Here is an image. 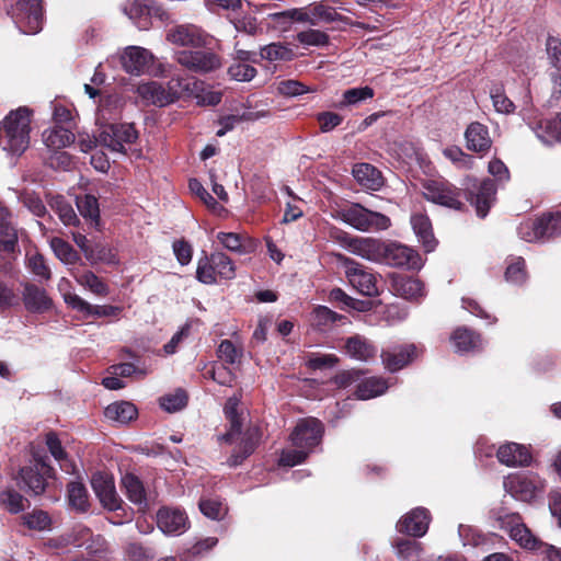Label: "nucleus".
Here are the masks:
<instances>
[{"instance_id": "2f4dec72", "label": "nucleus", "mask_w": 561, "mask_h": 561, "mask_svg": "<svg viewBox=\"0 0 561 561\" xmlns=\"http://www.w3.org/2000/svg\"><path fill=\"white\" fill-rule=\"evenodd\" d=\"M411 225L426 250L432 251L436 245V240L433 234L432 222L428 216L421 213L414 214L411 216Z\"/></svg>"}, {"instance_id": "3c124183", "label": "nucleus", "mask_w": 561, "mask_h": 561, "mask_svg": "<svg viewBox=\"0 0 561 561\" xmlns=\"http://www.w3.org/2000/svg\"><path fill=\"white\" fill-rule=\"evenodd\" d=\"M511 537L522 547L529 550L539 549L543 546L523 524L515 525L511 528Z\"/></svg>"}, {"instance_id": "0eeeda50", "label": "nucleus", "mask_w": 561, "mask_h": 561, "mask_svg": "<svg viewBox=\"0 0 561 561\" xmlns=\"http://www.w3.org/2000/svg\"><path fill=\"white\" fill-rule=\"evenodd\" d=\"M323 432V424L318 419H301L290 434V440L293 446L311 453L321 443Z\"/></svg>"}, {"instance_id": "bf43d9fd", "label": "nucleus", "mask_w": 561, "mask_h": 561, "mask_svg": "<svg viewBox=\"0 0 561 561\" xmlns=\"http://www.w3.org/2000/svg\"><path fill=\"white\" fill-rule=\"evenodd\" d=\"M227 73L232 80L249 82L257 75V70L249 64L232 62L229 66Z\"/></svg>"}, {"instance_id": "ea45409f", "label": "nucleus", "mask_w": 561, "mask_h": 561, "mask_svg": "<svg viewBox=\"0 0 561 561\" xmlns=\"http://www.w3.org/2000/svg\"><path fill=\"white\" fill-rule=\"evenodd\" d=\"M0 505L11 514H19L27 507L28 501L18 491L9 488L0 491Z\"/></svg>"}, {"instance_id": "7ed1b4c3", "label": "nucleus", "mask_w": 561, "mask_h": 561, "mask_svg": "<svg viewBox=\"0 0 561 561\" xmlns=\"http://www.w3.org/2000/svg\"><path fill=\"white\" fill-rule=\"evenodd\" d=\"M7 14L24 34H36L43 28L42 0H4Z\"/></svg>"}, {"instance_id": "c756f323", "label": "nucleus", "mask_w": 561, "mask_h": 561, "mask_svg": "<svg viewBox=\"0 0 561 561\" xmlns=\"http://www.w3.org/2000/svg\"><path fill=\"white\" fill-rule=\"evenodd\" d=\"M75 139V134L71 130L59 125L48 128L43 133L45 145L54 151L68 147Z\"/></svg>"}, {"instance_id": "dca6fc26", "label": "nucleus", "mask_w": 561, "mask_h": 561, "mask_svg": "<svg viewBox=\"0 0 561 561\" xmlns=\"http://www.w3.org/2000/svg\"><path fill=\"white\" fill-rule=\"evenodd\" d=\"M121 61L126 72L140 76L150 68L153 62V56L146 48L130 46L125 49Z\"/></svg>"}, {"instance_id": "39448f33", "label": "nucleus", "mask_w": 561, "mask_h": 561, "mask_svg": "<svg viewBox=\"0 0 561 561\" xmlns=\"http://www.w3.org/2000/svg\"><path fill=\"white\" fill-rule=\"evenodd\" d=\"M174 59L183 68L198 75H207L221 68V57L211 49H182Z\"/></svg>"}, {"instance_id": "9d476101", "label": "nucleus", "mask_w": 561, "mask_h": 561, "mask_svg": "<svg viewBox=\"0 0 561 561\" xmlns=\"http://www.w3.org/2000/svg\"><path fill=\"white\" fill-rule=\"evenodd\" d=\"M380 262L393 267L419 268L421 266L419 253L397 242L383 243Z\"/></svg>"}, {"instance_id": "ddd939ff", "label": "nucleus", "mask_w": 561, "mask_h": 561, "mask_svg": "<svg viewBox=\"0 0 561 561\" xmlns=\"http://www.w3.org/2000/svg\"><path fill=\"white\" fill-rule=\"evenodd\" d=\"M391 291L405 300L419 301L425 296L424 284L412 276L392 273L390 275Z\"/></svg>"}, {"instance_id": "412c9836", "label": "nucleus", "mask_w": 561, "mask_h": 561, "mask_svg": "<svg viewBox=\"0 0 561 561\" xmlns=\"http://www.w3.org/2000/svg\"><path fill=\"white\" fill-rule=\"evenodd\" d=\"M467 149L480 154L486 153L492 147V139L485 125L472 122L465 131Z\"/></svg>"}, {"instance_id": "f704fd0d", "label": "nucleus", "mask_w": 561, "mask_h": 561, "mask_svg": "<svg viewBox=\"0 0 561 561\" xmlns=\"http://www.w3.org/2000/svg\"><path fill=\"white\" fill-rule=\"evenodd\" d=\"M136 407L126 401L114 402L107 405L104 410V415L111 421L126 424L137 416Z\"/></svg>"}, {"instance_id": "1a4fd4ad", "label": "nucleus", "mask_w": 561, "mask_h": 561, "mask_svg": "<svg viewBox=\"0 0 561 561\" xmlns=\"http://www.w3.org/2000/svg\"><path fill=\"white\" fill-rule=\"evenodd\" d=\"M137 137L133 124H112L101 131L99 141L114 152L125 153V145L135 142Z\"/></svg>"}, {"instance_id": "e433bc0d", "label": "nucleus", "mask_w": 561, "mask_h": 561, "mask_svg": "<svg viewBox=\"0 0 561 561\" xmlns=\"http://www.w3.org/2000/svg\"><path fill=\"white\" fill-rule=\"evenodd\" d=\"M68 503L75 511L84 513L89 508L88 490L81 482H70L67 486Z\"/></svg>"}, {"instance_id": "393cba45", "label": "nucleus", "mask_w": 561, "mask_h": 561, "mask_svg": "<svg viewBox=\"0 0 561 561\" xmlns=\"http://www.w3.org/2000/svg\"><path fill=\"white\" fill-rule=\"evenodd\" d=\"M22 298L25 308L31 312H44L51 307V299L46 290L32 283L24 285Z\"/></svg>"}, {"instance_id": "6ab92c4d", "label": "nucleus", "mask_w": 561, "mask_h": 561, "mask_svg": "<svg viewBox=\"0 0 561 561\" xmlns=\"http://www.w3.org/2000/svg\"><path fill=\"white\" fill-rule=\"evenodd\" d=\"M157 524L160 530L167 535H181L188 527L186 514L179 508L159 510L157 514Z\"/></svg>"}, {"instance_id": "052dcab7", "label": "nucleus", "mask_w": 561, "mask_h": 561, "mask_svg": "<svg viewBox=\"0 0 561 561\" xmlns=\"http://www.w3.org/2000/svg\"><path fill=\"white\" fill-rule=\"evenodd\" d=\"M297 41L305 46H325L329 44V36L327 33L319 30H307L299 32L296 35Z\"/></svg>"}, {"instance_id": "0e129e2a", "label": "nucleus", "mask_w": 561, "mask_h": 561, "mask_svg": "<svg viewBox=\"0 0 561 561\" xmlns=\"http://www.w3.org/2000/svg\"><path fill=\"white\" fill-rule=\"evenodd\" d=\"M92 257H87L88 261H90L92 264L102 262L106 264H116L118 263V259L116 256L115 251L105 245L98 243L94 247H92Z\"/></svg>"}, {"instance_id": "6e6552de", "label": "nucleus", "mask_w": 561, "mask_h": 561, "mask_svg": "<svg viewBox=\"0 0 561 561\" xmlns=\"http://www.w3.org/2000/svg\"><path fill=\"white\" fill-rule=\"evenodd\" d=\"M345 274L350 284L362 295L374 297L379 295L377 276L364 265L344 257Z\"/></svg>"}, {"instance_id": "5fc2aeb1", "label": "nucleus", "mask_w": 561, "mask_h": 561, "mask_svg": "<svg viewBox=\"0 0 561 561\" xmlns=\"http://www.w3.org/2000/svg\"><path fill=\"white\" fill-rule=\"evenodd\" d=\"M310 7L313 18L312 25H317L320 22L330 23L341 20V15L336 12V10L323 2H319Z\"/></svg>"}, {"instance_id": "c03bdc74", "label": "nucleus", "mask_w": 561, "mask_h": 561, "mask_svg": "<svg viewBox=\"0 0 561 561\" xmlns=\"http://www.w3.org/2000/svg\"><path fill=\"white\" fill-rule=\"evenodd\" d=\"M268 116V112L262 111V112H248L243 113L241 116L238 115H228L224 116L219 119V125L221 126L220 129L217 130L216 135L218 137H222L226 135L229 130H232L236 126V124L242 122V121H254L261 117Z\"/></svg>"}, {"instance_id": "c9c22d12", "label": "nucleus", "mask_w": 561, "mask_h": 561, "mask_svg": "<svg viewBox=\"0 0 561 561\" xmlns=\"http://www.w3.org/2000/svg\"><path fill=\"white\" fill-rule=\"evenodd\" d=\"M72 276L78 284L88 288L94 295L105 297L110 294L107 284L91 271H77L72 273Z\"/></svg>"}, {"instance_id": "cd10ccee", "label": "nucleus", "mask_w": 561, "mask_h": 561, "mask_svg": "<svg viewBox=\"0 0 561 561\" xmlns=\"http://www.w3.org/2000/svg\"><path fill=\"white\" fill-rule=\"evenodd\" d=\"M345 352L352 358L357 360L367 362L375 357L376 347L364 336L354 335L346 340Z\"/></svg>"}, {"instance_id": "c85d7f7f", "label": "nucleus", "mask_w": 561, "mask_h": 561, "mask_svg": "<svg viewBox=\"0 0 561 561\" xmlns=\"http://www.w3.org/2000/svg\"><path fill=\"white\" fill-rule=\"evenodd\" d=\"M122 485L128 500L144 511L147 507V494L140 479L134 473H126L122 477Z\"/></svg>"}, {"instance_id": "bb28decb", "label": "nucleus", "mask_w": 561, "mask_h": 561, "mask_svg": "<svg viewBox=\"0 0 561 561\" xmlns=\"http://www.w3.org/2000/svg\"><path fill=\"white\" fill-rule=\"evenodd\" d=\"M456 352L468 353L482 347L481 335L468 328H457L451 334Z\"/></svg>"}, {"instance_id": "7c9ffc66", "label": "nucleus", "mask_w": 561, "mask_h": 561, "mask_svg": "<svg viewBox=\"0 0 561 561\" xmlns=\"http://www.w3.org/2000/svg\"><path fill=\"white\" fill-rule=\"evenodd\" d=\"M355 180L368 190H378L382 185V176L378 169L369 163H357L353 168Z\"/></svg>"}, {"instance_id": "37998d69", "label": "nucleus", "mask_w": 561, "mask_h": 561, "mask_svg": "<svg viewBox=\"0 0 561 561\" xmlns=\"http://www.w3.org/2000/svg\"><path fill=\"white\" fill-rule=\"evenodd\" d=\"M50 248L55 255L66 264H76L80 261V255L70 243L61 238L54 237L50 240Z\"/></svg>"}, {"instance_id": "49530a36", "label": "nucleus", "mask_w": 561, "mask_h": 561, "mask_svg": "<svg viewBox=\"0 0 561 561\" xmlns=\"http://www.w3.org/2000/svg\"><path fill=\"white\" fill-rule=\"evenodd\" d=\"M541 225L542 224L539 217L534 219H527L519 224L517 228V233L520 237V239L527 242H543Z\"/></svg>"}, {"instance_id": "5701e85b", "label": "nucleus", "mask_w": 561, "mask_h": 561, "mask_svg": "<svg viewBox=\"0 0 561 561\" xmlns=\"http://www.w3.org/2000/svg\"><path fill=\"white\" fill-rule=\"evenodd\" d=\"M496 456L499 461L507 467H524L531 461L528 448L517 443H506L500 446Z\"/></svg>"}, {"instance_id": "4468645a", "label": "nucleus", "mask_w": 561, "mask_h": 561, "mask_svg": "<svg viewBox=\"0 0 561 561\" xmlns=\"http://www.w3.org/2000/svg\"><path fill=\"white\" fill-rule=\"evenodd\" d=\"M383 243L374 238L345 237L344 244L355 255L368 261L380 262L382 259Z\"/></svg>"}, {"instance_id": "72a5a7b5", "label": "nucleus", "mask_w": 561, "mask_h": 561, "mask_svg": "<svg viewBox=\"0 0 561 561\" xmlns=\"http://www.w3.org/2000/svg\"><path fill=\"white\" fill-rule=\"evenodd\" d=\"M388 389L387 380L381 377H369L360 380L355 396L359 400H368L382 394Z\"/></svg>"}, {"instance_id": "aec40b11", "label": "nucleus", "mask_w": 561, "mask_h": 561, "mask_svg": "<svg viewBox=\"0 0 561 561\" xmlns=\"http://www.w3.org/2000/svg\"><path fill=\"white\" fill-rule=\"evenodd\" d=\"M262 438L260 427H249L242 435L241 442L236 450L228 458L227 463L230 467L241 465L250 455L254 453Z\"/></svg>"}, {"instance_id": "8fccbe9b", "label": "nucleus", "mask_w": 561, "mask_h": 561, "mask_svg": "<svg viewBox=\"0 0 561 561\" xmlns=\"http://www.w3.org/2000/svg\"><path fill=\"white\" fill-rule=\"evenodd\" d=\"M275 21L279 23H289V22H304L310 23L312 25V14L311 7L309 8H300V9H290L283 12H277L271 15Z\"/></svg>"}, {"instance_id": "423d86ee", "label": "nucleus", "mask_w": 561, "mask_h": 561, "mask_svg": "<svg viewBox=\"0 0 561 561\" xmlns=\"http://www.w3.org/2000/svg\"><path fill=\"white\" fill-rule=\"evenodd\" d=\"M53 468L47 463L46 457L37 454L33 455V462L22 467L19 471V478L33 495H41L45 492L46 479L51 476Z\"/></svg>"}, {"instance_id": "79ce46f5", "label": "nucleus", "mask_w": 561, "mask_h": 561, "mask_svg": "<svg viewBox=\"0 0 561 561\" xmlns=\"http://www.w3.org/2000/svg\"><path fill=\"white\" fill-rule=\"evenodd\" d=\"M77 207L82 217L90 219L91 224L99 228L100 226V208L98 198L91 194L77 197Z\"/></svg>"}, {"instance_id": "69168bd1", "label": "nucleus", "mask_w": 561, "mask_h": 561, "mask_svg": "<svg viewBox=\"0 0 561 561\" xmlns=\"http://www.w3.org/2000/svg\"><path fill=\"white\" fill-rule=\"evenodd\" d=\"M525 261L522 257L514 259L505 271V278L513 284H522L526 279Z\"/></svg>"}, {"instance_id": "de8ad7c7", "label": "nucleus", "mask_w": 561, "mask_h": 561, "mask_svg": "<svg viewBox=\"0 0 561 561\" xmlns=\"http://www.w3.org/2000/svg\"><path fill=\"white\" fill-rule=\"evenodd\" d=\"M341 318L342 316L332 311L328 307L318 306L311 313V323L320 330H327Z\"/></svg>"}, {"instance_id": "b1692460", "label": "nucleus", "mask_w": 561, "mask_h": 561, "mask_svg": "<svg viewBox=\"0 0 561 561\" xmlns=\"http://www.w3.org/2000/svg\"><path fill=\"white\" fill-rule=\"evenodd\" d=\"M18 247V232L11 222L9 209L0 205V254L7 255Z\"/></svg>"}, {"instance_id": "864d4df0", "label": "nucleus", "mask_w": 561, "mask_h": 561, "mask_svg": "<svg viewBox=\"0 0 561 561\" xmlns=\"http://www.w3.org/2000/svg\"><path fill=\"white\" fill-rule=\"evenodd\" d=\"M211 261L215 264L217 276L224 279H232L236 276V267L232 260L222 252L211 254Z\"/></svg>"}, {"instance_id": "a18cd8bd", "label": "nucleus", "mask_w": 561, "mask_h": 561, "mask_svg": "<svg viewBox=\"0 0 561 561\" xmlns=\"http://www.w3.org/2000/svg\"><path fill=\"white\" fill-rule=\"evenodd\" d=\"M539 218L542 224L541 230L543 241L561 236V211L543 214Z\"/></svg>"}, {"instance_id": "58836bf2", "label": "nucleus", "mask_w": 561, "mask_h": 561, "mask_svg": "<svg viewBox=\"0 0 561 561\" xmlns=\"http://www.w3.org/2000/svg\"><path fill=\"white\" fill-rule=\"evenodd\" d=\"M260 56L268 61H290L295 58V53L285 44L271 43L261 47Z\"/></svg>"}, {"instance_id": "2eb2a0df", "label": "nucleus", "mask_w": 561, "mask_h": 561, "mask_svg": "<svg viewBox=\"0 0 561 561\" xmlns=\"http://www.w3.org/2000/svg\"><path fill=\"white\" fill-rule=\"evenodd\" d=\"M167 41L182 47L201 48L205 45L202 30L194 24H181L170 28Z\"/></svg>"}, {"instance_id": "09e8293b", "label": "nucleus", "mask_w": 561, "mask_h": 561, "mask_svg": "<svg viewBox=\"0 0 561 561\" xmlns=\"http://www.w3.org/2000/svg\"><path fill=\"white\" fill-rule=\"evenodd\" d=\"M276 90L278 94L286 98H295L305 93L316 92L314 88L308 87L304 82L293 79L279 81Z\"/></svg>"}, {"instance_id": "680f3d73", "label": "nucleus", "mask_w": 561, "mask_h": 561, "mask_svg": "<svg viewBox=\"0 0 561 561\" xmlns=\"http://www.w3.org/2000/svg\"><path fill=\"white\" fill-rule=\"evenodd\" d=\"M218 357L226 364L240 363L242 357V350L237 347L230 340H224L217 350Z\"/></svg>"}, {"instance_id": "a211bd4d", "label": "nucleus", "mask_w": 561, "mask_h": 561, "mask_svg": "<svg viewBox=\"0 0 561 561\" xmlns=\"http://www.w3.org/2000/svg\"><path fill=\"white\" fill-rule=\"evenodd\" d=\"M416 354L413 344L400 345L382 350L380 357L387 370L396 373L410 364Z\"/></svg>"}, {"instance_id": "338daca9", "label": "nucleus", "mask_w": 561, "mask_h": 561, "mask_svg": "<svg viewBox=\"0 0 561 561\" xmlns=\"http://www.w3.org/2000/svg\"><path fill=\"white\" fill-rule=\"evenodd\" d=\"M310 451L305 448H295L283 450L279 457V465L285 467H294L304 462L309 456Z\"/></svg>"}, {"instance_id": "f03ea898", "label": "nucleus", "mask_w": 561, "mask_h": 561, "mask_svg": "<svg viewBox=\"0 0 561 561\" xmlns=\"http://www.w3.org/2000/svg\"><path fill=\"white\" fill-rule=\"evenodd\" d=\"M32 112L25 107L11 111L1 122L0 147L12 154H22L30 146Z\"/></svg>"}, {"instance_id": "f8f14e48", "label": "nucleus", "mask_w": 561, "mask_h": 561, "mask_svg": "<svg viewBox=\"0 0 561 561\" xmlns=\"http://www.w3.org/2000/svg\"><path fill=\"white\" fill-rule=\"evenodd\" d=\"M91 484L95 495L105 508L110 511L121 508L122 500L115 490L112 477L102 472H96L92 476Z\"/></svg>"}, {"instance_id": "9b49d317", "label": "nucleus", "mask_w": 561, "mask_h": 561, "mask_svg": "<svg viewBox=\"0 0 561 561\" xmlns=\"http://www.w3.org/2000/svg\"><path fill=\"white\" fill-rule=\"evenodd\" d=\"M181 82L179 80L174 81L171 80L169 82V87H163L162 83L157 81H150L144 84H140L138 87V93L139 95L159 106L168 105L172 102H174L179 98L178 91L174 89V87H180Z\"/></svg>"}, {"instance_id": "6e6d98bb", "label": "nucleus", "mask_w": 561, "mask_h": 561, "mask_svg": "<svg viewBox=\"0 0 561 561\" xmlns=\"http://www.w3.org/2000/svg\"><path fill=\"white\" fill-rule=\"evenodd\" d=\"M374 96V90L370 87L353 88L344 91L340 107L355 105Z\"/></svg>"}, {"instance_id": "e2e57ef3", "label": "nucleus", "mask_w": 561, "mask_h": 561, "mask_svg": "<svg viewBox=\"0 0 561 561\" xmlns=\"http://www.w3.org/2000/svg\"><path fill=\"white\" fill-rule=\"evenodd\" d=\"M187 404V394L184 390L179 389L172 394L164 396L160 399V405L168 412H175L183 409Z\"/></svg>"}, {"instance_id": "13d9d810", "label": "nucleus", "mask_w": 561, "mask_h": 561, "mask_svg": "<svg viewBox=\"0 0 561 561\" xmlns=\"http://www.w3.org/2000/svg\"><path fill=\"white\" fill-rule=\"evenodd\" d=\"M201 512L208 518L219 520L227 513L226 505L217 499H203L199 501Z\"/></svg>"}, {"instance_id": "473e14b6", "label": "nucleus", "mask_w": 561, "mask_h": 561, "mask_svg": "<svg viewBox=\"0 0 561 561\" xmlns=\"http://www.w3.org/2000/svg\"><path fill=\"white\" fill-rule=\"evenodd\" d=\"M239 402L240 399L238 397H231L227 400L224 408L226 419L229 421L230 424L228 432L220 436V439L226 443H232L234 436L241 433L242 423L238 414Z\"/></svg>"}, {"instance_id": "4d7b16f0", "label": "nucleus", "mask_w": 561, "mask_h": 561, "mask_svg": "<svg viewBox=\"0 0 561 561\" xmlns=\"http://www.w3.org/2000/svg\"><path fill=\"white\" fill-rule=\"evenodd\" d=\"M22 518L27 528L38 531L49 529L51 524L48 513L42 510H35L32 513L25 514Z\"/></svg>"}, {"instance_id": "4be33fe9", "label": "nucleus", "mask_w": 561, "mask_h": 561, "mask_svg": "<svg viewBox=\"0 0 561 561\" xmlns=\"http://www.w3.org/2000/svg\"><path fill=\"white\" fill-rule=\"evenodd\" d=\"M123 10L139 28L144 30L148 28L151 14L159 16L161 20L168 16V13L161 8H150L139 0H128Z\"/></svg>"}, {"instance_id": "f3484780", "label": "nucleus", "mask_w": 561, "mask_h": 561, "mask_svg": "<svg viewBox=\"0 0 561 561\" xmlns=\"http://www.w3.org/2000/svg\"><path fill=\"white\" fill-rule=\"evenodd\" d=\"M428 524V511L423 507H416L397 523V530L412 537H422L426 534Z\"/></svg>"}, {"instance_id": "a878e982", "label": "nucleus", "mask_w": 561, "mask_h": 561, "mask_svg": "<svg viewBox=\"0 0 561 561\" xmlns=\"http://www.w3.org/2000/svg\"><path fill=\"white\" fill-rule=\"evenodd\" d=\"M508 488L516 499L529 502L542 489V485L539 480L530 477L518 476L508 481Z\"/></svg>"}, {"instance_id": "774afa93", "label": "nucleus", "mask_w": 561, "mask_h": 561, "mask_svg": "<svg viewBox=\"0 0 561 561\" xmlns=\"http://www.w3.org/2000/svg\"><path fill=\"white\" fill-rule=\"evenodd\" d=\"M444 156L454 162L458 168L470 169L473 160L471 156L463 152L459 147H449L444 150Z\"/></svg>"}, {"instance_id": "4c0bfd02", "label": "nucleus", "mask_w": 561, "mask_h": 561, "mask_svg": "<svg viewBox=\"0 0 561 561\" xmlns=\"http://www.w3.org/2000/svg\"><path fill=\"white\" fill-rule=\"evenodd\" d=\"M49 206L58 215L59 219L66 226H78L80 220L72 208V206L65 199V197L58 195L54 196L49 201Z\"/></svg>"}, {"instance_id": "603ef678", "label": "nucleus", "mask_w": 561, "mask_h": 561, "mask_svg": "<svg viewBox=\"0 0 561 561\" xmlns=\"http://www.w3.org/2000/svg\"><path fill=\"white\" fill-rule=\"evenodd\" d=\"M196 278L198 282L206 285H211L217 282V273L215 264L211 261V254L209 256L204 255L198 260Z\"/></svg>"}, {"instance_id": "f257e3e1", "label": "nucleus", "mask_w": 561, "mask_h": 561, "mask_svg": "<svg viewBox=\"0 0 561 561\" xmlns=\"http://www.w3.org/2000/svg\"><path fill=\"white\" fill-rule=\"evenodd\" d=\"M422 193L425 199L434 204L462 210L466 197L476 208L477 215L484 218L495 201L496 184L492 179H484L481 182L472 181L459 188L446 180H426L422 184Z\"/></svg>"}, {"instance_id": "a19ab883", "label": "nucleus", "mask_w": 561, "mask_h": 561, "mask_svg": "<svg viewBox=\"0 0 561 561\" xmlns=\"http://www.w3.org/2000/svg\"><path fill=\"white\" fill-rule=\"evenodd\" d=\"M538 137L545 142H561V113H557L553 117L542 119L539 123Z\"/></svg>"}, {"instance_id": "20e7f679", "label": "nucleus", "mask_w": 561, "mask_h": 561, "mask_svg": "<svg viewBox=\"0 0 561 561\" xmlns=\"http://www.w3.org/2000/svg\"><path fill=\"white\" fill-rule=\"evenodd\" d=\"M340 218L359 231H379L390 227V218L381 213L373 211L360 204H351L339 211Z\"/></svg>"}]
</instances>
